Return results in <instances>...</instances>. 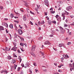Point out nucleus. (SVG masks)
Wrapping results in <instances>:
<instances>
[{
    "instance_id": "nucleus-52",
    "label": "nucleus",
    "mask_w": 74,
    "mask_h": 74,
    "mask_svg": "<svg viewBox=\"0 0 74 74\" xmlns=\"http://www.w3.org/2000/svg\"><path fill=\"white\" fill-rule=\"evenodd\" d=\"M71 34H71V32H70L69 33V36L70 35H71Z\"/></svg>"
},
{
    "instance_id": "nucleus-7",
    "label": "nucleus",
    "mask_w": 74,
    "mask_h": 74,
    "mask_svg": "<svg viewBox=\"0 0 74 74\" xmlns=\"http://www.w3.org/2000/svg\"><path fill=\"white\" fill-rule=\"evenodd\" d=\"M2 26H5L6 27H8V24L7 23H2Z\"/></svg>"
},
{
    "instance_id": "nucleus-26",
    "label": "nucleus",
    "mask_w": 74,
    "mask_h": 74,
    "mask_svg": "<svg viewBox=\"0 0 74 74\" xmlns=\"http://www.w3.org/2000/svg\"><path fill=\"white\" fill-rule=\"evenodd\" d=\"M31 51H32V52H34V51H35V49H34V48H33L32 47L31 48Z\"/></svg>"
},
{
    "instance_id": "nucleus-6",
    "label": "nucleus",
    "mask_w": 74,
    "mask_h": 74,
    "mask_svg": "<svg viewBox=\"0 0 74 74\" xmlns=\"http://www.w3.org/2000/svg\"><path fill=\"white\" fill-rule=\"evenodd\" d=\"M18 33L19 34V35H21V34H22V33L23 32H22V31L21 29H19L18 30Z\"/></svg>"
},
{
    "instance_id": "nucleus-4",
    "label": "nucleus",
    "mask_w": 74,
    "mask_h": 74,
    "mask_svg": "<svg viewBox=\"0 0 74 74\" xmlns=\"http://www.w3.org/2000/svg\"><path fill=\"white\" fill-rule=\"evenodd\" d=\"M69 65L71 67L70 69V71H72V70H74V66H73H73H72V65L71 64H69Z\"/></svg>"
},
{
    "instance_id": "nucleus-12",
    "label": "nucleus",
    "mask_w": 74,
    "mask_h": 74,
    "mask_svg": "<svg viewBox=\"0 0 74 74\" xmlns=\"http://www.w3.org/2000/svg\"><path fill=\"white\" fill-rule=\"evenodd\" d=\"M29 65H30V64H29V63L28 62H27L26 63L25 66L27 67H28Z\"/></svg>"
},
{
    "instance_id": "nucleus-39",
    "label": "nucleus",
    "mask_w": 74,
    "mask_h": 74,
    "mask_svg": "<svg viewBox=\"0 0 74 74\" xmlns=\"http://www.w3.org/2000/svg\"><path fill=\"white\" fill-rule=\"evenodd\" d=\"M43 38V37H40V38H39V40H40V39H42Z\"/></svg>"
},
{
    "instance_id": "nucleus-38",
    "label": "nucleus",
    "mask_w": 74,
    "mask_h": 74,
    "mask_svg": "<svg viewBox=\"0 0 74 74\" xmlns=\"http://www.w3.org/2000/svg\"><path fill=\"white\" fill-rule=\"evenodd\" d=\"M71 44V42H68L67 44V45H70V44Z\"/></svg>"
},
{
    "instance_id": "nucleus-37",
    "label": "nucleus",
    "mask_w": 74,
    "mask_h": 74,
    "mask_svg": "<svg viewBox=\"0 0 74 74\" xmlns=\"http://www.w3.org/2000/svg\"><path fill=\"white\" fill-rule=\"evenodd\" d=\"M30 13L31 14H33V15L34 14V13L32 12V11H30Z\"/></svg>"
},
{
    "instance_id": "nucleus-53",
    "label": "nucleus",
    "mask_w": 74,
    "mask_h": 74,
    "mask_svg": "<svg viewBox=\"0 0 74 74\" xmlns=\"http://www.w3.org/2000/svg\"><path fill=\"white\" fill-rule=\"evenodd\" d=\"M17 51L18 53H21V52L19 50H18Z\"/></svg>"
},
{
    "instance_id": "nucleus-19",
    "label": "nucleus",
    "mask_w": 74,
    "mask_h": 74,
    "mask_svg": "<svg viewBox=\"0 0 74 74\" xmlns=\"http://www.w3.org/2000/svg\"><path fill=\"white\" fill-rule=\"evenodd\" d=\"M14 14L12 13L10 15V17L11 18H14Z\"/></svg>"
},
{
    "instance_id": "nucleus-11",
    "label": "nucleus",
    "mask_w": 74,
    "mask_h": 74,
    "mask_svg": "<svg viewBox=\"0 0 74 74\" xmlns=\"http://www.w3.org/2000/svg\"><path fill=\"white\" fill-rule=\"evenodd\" d=\"M4 30V28L2 26H0V31L1 30Z\"/></svg>"
},
{
    "instance_id": "nucleus-58",
    "label": "nucleus",
    "mask_w": 74,
    "mask_h": 74,
    "mask_svg": "<svg viewBox=\"0 0 74 74\" xmlns=\"http://www.w3.org/2000/svg\"><path fill=\"white\" fill-rule=\"evenodd\" d=\"M20 60V62H21V61H22V59L21 58L19 59Z\"/></svg>"
},
{
    "instance_id": "nucleus-45",
    "label": "nucleus",
    "mask_w": 74,
    "mask_h": 74,
    "mask_svg": "<svg viewBox=\"0 0 74 74\" xmlns=\"http://www.w3.org/2000/svg\"><path fill=\"white\" fill-rule=\"evenodd\" d=\"M59 16L57 14L56 16V18H58V17Z\"/></svg>"
},
{
    "instance_id": "nucleus-9",
    "label": "nucleus",
    "mask_w": 74,
    "mask_h": 74,
    "mask_svg": "<svg viewBox=\"0 0 74 74\" xmlns=\"http://www.w3.org/2000/svg\"><path fill=\"white\" fill-rule=\"evenodd\" d=\"M16 49H17V47H16L15 46H14L12 49H11L12 50L14 51H16Z\"/></svg>"
},
{
    "instance_id": "nucleus-1",
    "label": "nucleus",
    "mask_w": 74,
    "mask_h": 74,
    "mask_svg": "<svg viewBox=\"0 0 74 74\" xmlns=\"http://www.w3.org/2000/svg\"><path fill=\"white\" fill-rule=\"evenodd\" d=\"M14 66H10L11 67V71H12V70H15V69H16V67L18 66L14 64Z\"/></svg>"
},
{
    "instance_id": "nucleus-46",
    "label": "nucleus",
    "mask_w": 74,
    "mask_h": 74,
    "mask_svg": "<svg viewBox=\"0 0 74 74\" xmlns=\"http://www.w3.org/2000/svg\"><path fill=\"white\" fill-rule=\"evenodd\" d=\"M29 72L30 73V74H32V71L29 69Z\"/></svg>"
},
{
    "instance_id": "nucleus-27",
    "label": "nucleus",
    "mask_w": 74,
    "mask_h": 74,
    "mask_svg": "<svg viewBox=\"0 0 74 74\" xmlns=\"http://www.w3.org/2000/svg\"><path fill=\"white\" fill-rule=\"evenodd\" d=\"M21 68L20 67H18L17 68V71H20V70H21Z\"/></svg>"
},
{
    "instance_id": "nucleus-21",
    "label": "nucleus",
    "mask_w": 74,
    "mask_h": 74,
    "mask_svg": "<svg viewBox=\"0 0 74 74\" xmlns=\"http://www.w3.org/2000/svg\"><path fill=\"white\" fill-rule=\"evenodd\" d=\"M30 54H31V55H32L33 56H34V57H36V56H35V54L34 53H33L31 52L30 53Z\"/></svg>"
},
{
    "instance_id": "nucleus-5",
    "label": "nucleus",
    "mask_w": 74,
    "mask_h": 74,
    "mask_svg": "<svg viewBox=\"0 0 74 74\" xmlns=\"http://www.w3.org/2000/svg\"><path fill=\"white\" fill-rule=\"evenodd\" d=\"M72 8V6H69L66 8V10L67 11H70V10H71V9Z\"/></svg>"
},
{
    "instance_id": "nucleus-56",
    "label": "nucleus",
    "mask_w": 74,
    "mask_h": 74,
    "mask_svg": "<svg viewBox=\"0 0 74 74\" xmlns=\"http://www.w3.org/2000/svg\"><path fill=\"white\" fill-rule=\"evenodd\" d=\"M71 17L72 18H73L74 17V16L73 15H71Z\"/></svg>"
},
{
    "instance_id": "nucleus-28",
    "label": "nucleus",
    "mask_w": 74,
    "mask_h": 74,
    "mask_svg": "<svg viewBox=\"0 0 74 74\" xmlns=\"http://www.w3.org/2000/svg\"><path fill=\"white\" fill-rule=\"evenodd\" d=\"M50 12L51 13V14H54L55 12V11H51Z\"/></svg>"
},
{
    "instance_id": "nucleus-3",
    "label": "nucleus",
    "mask_w": 74,
    "mask_h": 74,
    "mask_svg": "<svg viewBox=\"0 0 74 74\" xmlns=\"http://www.w3.org/2000/svg\"><path fill=\"white\" fill-rule=\"evenodd\" d=\"M44 2L45 3V4L47 6H48V3H49V2L48 1V0H45L44 1Z\"/></svg>"
},
{
    "instance_id": "nucleus-41",
    "label": "nucleus",
    "mask_w": 74,
    "mask_h": 74,
    "mask_svg": "<svg viewBox=\"0 0 74 74\" xmlns=\"http://www.w3.org/2000/svg\"><path fill=\"white\" fill-rule=\"evenodd\" d=\"M29 23L30 24H31V25H33V23H32V21H30V22Z\"/></svg>"
},
{
    "instance_id": "nucleus-63",
    "label": "nucleus",
    "mask_w": 74,
    "mask_h": 74,
    "mask_svg": "<svg viewBox=\"0 0 74 74\" xmlns=\"http://www.w3.org/2000/svg\"><path fill=\"white\" fill-rule=\"evenodd\" d=\"M54 64L55 66H57V64L56 63H54Z\"/></svg>"
},
{
    "instance_id": "nucleus-47",
    "label": "nucleus",
    "mask_w": 74,
    "mask_h": 74,
    "mask_svg": "<svg viewBox=\"0 0 74 74\" xmlns=\"http://www.w3.org/2000/svg\"><path fill=\"white\" fill-rule=\"evenodd\" d=\"M5 74H7V71L5 70Z\"/></svg>"
},
{
    "instance_id": "nucleus-8",
    "label": "nucleus",
    "mask_w": 74,
    "mask_h": 74,
    "mask_svg": "<svg viewBox=\"0 0 74 74\" xmlns=\"http://www.w3.org/2000/svg\"><path fill=\"white\" fill-rule=\"evenodd\" d=\"M62 56L63 57H64V58L65 59H67V58H69V56H67V55H63Z\"/></svg>"
},
{
    "instance_id": "nucleus-40",
    "label": "nucleus",
    "mask_w": 74,
    "mask_h": 74,
    "mask_svg": "<svg viewBox=\"0 0 74 74\" xmlns=\"http://www.w3.org/2000/svg\"><path fill=\"white\" fill-rule=\"evenodd\" d=\"M67 26H68V25H67V24H64V27H67Z\"/></svg>"
},
{
    "instance_id": "nucleus-17",
    "label": "nucleus",
    "mask_w": 74,
    "mask_h": 74,
    "mask_svg": "<svg viewBox=\"0 0 74 74\" xmlns=\"http://www.w3.org/2000/svg\"><path fill=\"white\" fill-rule=\"evenodd\" d=\"M9 27L11 28V29H13V25L10 24L9 25Z\"/></svg>"
},
{
    "instance_id": "nucleus-59",
    "label": "nucleus",
    "mask_w": 74,
    "mask_h": 74,
    "mask_svg": "<svg viewBox=\"0 0 74 74\" xmlns=\"http://www.w3.org/2000/svg\"><path fill=\"white\" fill-rule=\"evenodd\" d=\"M62 71H61V70H58V72H60V73H61V72H62Z\"/></svg>"
},
{
    "instance_id": "nucleus-44",
    "label": "nucleus",
    "mask_w": 74,
    "mask_h": 74,
    "mask_svg": "<svg viewBox=\"0 0 74 74\" xmlns=\"http://www.w3.org/2000/svg\"><path fill=\"white\" fill-rule=\"evenodd\" d=\"M53 23H55V24H56V22L55 21H53Z\"/></svg>"
},
{
    "instance_id": "nucleus-36",
    "label": "nucleus",
    "mask_w": 74,
    "mask_h": 74,
    "mask_svg": "<svg viewBox=\"0 0 74 74\" xmlns=\"http://www.w3.org/2000/svg\"><path fill=\"white\" fill-rule=\"evenodd\" d=\"M21 66H22V67H24L25 66V65L23 64H21Z\"/></svg>"
},
{
    "instance_id": "nucleus-23",
    "label": "nucleus",
    "mask_w": 74,
    "mask_h": 74,
    "mask_svg": "<svg viewBox=\"0 0 74 74\" xmlns=\"http://www.w3.org/2000/svg\"><path fill=\"white\" fill-rule=\"evenodd\" d=\"M45 23V22H44V21H41L40 24H42V25H44Z\"/></svg>"
},
{
    "instance_id": "nucleus-16",
    "label": "nucleus",
    "mask_w": 74,
    "mask_h": 74,
    "mask_svg": "<svg viewBox=\"0 0 74 74\" xmlns=\"http://www.w3.org/2000/svg\"><path fill=\"white\" fill-rule=\"evenodd\" d=\"M7 59L8 60H10V59H11V57L10 56H8L7 57Z\"/></svg>"
},
{
    "instance_id": "nucleus-49",
    "label": "nucleus",
    "mask_w": 74,
    "mask_h": 74,
    "mask_svg": "<svg viewBox=\"0 0 74 74\" xmlns=\"http://www.w3.org/2000/svg\"><path fill=\"white\" fill-rule=\"evenodd\" d=\"M56 31L57 32H59V29H56Z\"/></svg>"
},
{
    "instance_id": "nucleus-30",
    "label": "nucleus",
    "mask_w": 74,
    "mask_h": 74,
    "mask_svg": "<svg viewBox=\"0 0 74 74\" xmlns=\"http://www.w3.org/2000/svg\"><path fill=\"white\" fill-rule=\"evenodd\" d=\"M5 70H3L1 71V73H5Z\"/></svg>"
},
{
    "instance_id": "nucleus-22",
    "label": "nucleus",
    "mask_w": 74,
    "mask_h": 74,
    "mask_svg": "<svg viewBox=\"0 0 74 74\" xmlns=\"http://www.w3.org/2000/svg\"><path fill=\"white\" fill-rule=\"evenodd\" d=\"M57 20L58 21H61V18H60V17H59L57 18Z\"/></svg>"
},
{
    "instance_id": "nucleus-13",
    "label": "nucleus",
    "mask_w": 74,
    "mask_h": 74,
    "mask_svg": "<svg viewBox=\"0 0 74 74\" xmlns=\"http://www.w3.org/2000/svg\"><path fill=\"white\" fill-rule=\"evenodd\" d=\"M23 19L25 21H26V15L25 14L23 16Z\"/></svg>"
},
{
    "instance_id": "nucleus-2",
    "label": "nucleus",
    "mask_w": 74,
    "mask_h": 74,
    "mask_svg": "<svg viewBox=\"0 0 74 74\" xmlns=\"http://www.w3.org/2000/svg\"><path fill=\"white\" fill-rule=\"evenodd\" d=\"M60 32L63 34H64V30L63 29V28H62L61 27H60Z\"/></svg>"
},
{
    "instance_id": "nucleus-62",
    "label": "nucleus",
    "mask_w": 74,
    "mask_h": 74,
    "mask_svg": "<svg viewBox=\"0 0 74 74\" xmlns=\"http://www.w3.org/2000/svg\"><path fill=\"white\" fill-rule=\"evenodd\" d=\"M4 20H5V21H7V20H8V18H5L4 19Z\"/></svg>"
},
{
    "instance_id": "nucleus-55",
    "label": "nucleus",
    "mask_w": 74,
    "mask_h": 74,
    "mask_svg": "<svg viewBox=\"0 0 74 74\" xmlns=\"http://www.w3.org/2000/svg\"><path fill=\"white\" fill-rule=\"evenodd\" d=\"M40 21H39L38 23V25H40Z\"/></svg>"
},
{
    "instance_id": "nucleus-51",
    "label": "nucleus",
    "mask_w": 74,
    "mask_h": 74,
    "mask_svg": "<svg viewBox=\"0 0 74 74\" xmlns=\"http://www.w3.org/2000/svg\"><path fill=\"white\" fill-rule=\"evenodd\" d=\"M5 40H6V42H7V41H8V39L7 38H5Z\"/></svg>"
},
{
    "instance_id": "nucleus-33",
    "label": "nucleus",
    "mask_w": 74,
    "mask_h": 74,
    "mask_svg": "<svg viewBox=\"0 0 74 74\" xmlns=\"http://www.w3.org/2000/svg\"><path fill=\"white\" fill-rule=\"evenodd\" d=\"M48 23H49V24H51V21H50V20L48 21Z\"/></svg>"
},
{
    "instance_id": "nucleus-42",
    "label": "nucleus",
    "mask_w": 74,
    "mask_h": 74,
    "mask_svg": "<svg viewBox=\"0 0 74 74\" xmlns=\"http://www.w3.org/2000/svg\"><path fill=\"white\" fill-rule=\"evenodd\" d=\"M46 18H47V20H49V17H48V16H46Z\"/></svg>"
},
{
    "instance_id": "nucleus-60",
    "label": "nucleus",
    "mask_w": 74,
    "mask_h": 74,
    "mask_svg": "<svg viewBox=\"0 0 74 74\" xmlns=\"http://www.w3.org/2000/svg\"><path fill=\"white\" fill-rule=\"evenodd\" d=\"M14 18H15V19H17V18H18V17H16V16H14Z\"/></svg>"
},
{
    "instance_id": "nucleus-20",
    "label": "nucleus",
    "mask_w": 74,
    "mask_h": 74,
    "mask_svg": "<svg viewBox=\"0 0 74 74\" xmlns=\"http://www.w3.org/2000/svg\"><path fill=\"white\" fill-rule=\"evenodd\" d=\"M65 15H66V13H62V16L63 17H65Z\"/></svg>"
},
{
    "instance_id": "nucleus-25",
    "label": "nucleus",
    "mask_w": 74,
    "mask_h": 74,
    "mask_svg": "<svg viewBox=\"0 0 74 74\" xmlns=\"http://www.w3.org/2000/svg\"><path fill=\"white\" fill-rule=\"evenodd\" d=\"M40 52L41 53L42 56H44V53L42 52V51H40Z\"/></svg>"
},
{
    "instance_id": "nucleus-54",
    "label": "nucleus",
    "mask_w": 74,
    "mask_h": 74,
    "mask_svg": "<svg viewBox=\"0 0 74 74\" xmlns=\"http://www.w3.org/2000/svg\"><path fill=\"white\" fill-rule=\"evenodd\" d=\"M62 47H63L64 48H66V46L64 45V44H63V45Z\"/></svg>"
},
{
    "instance_id": "nucleus-31",
    "label": "nucleus",
    "mask_w": 74,
    "mask_h": 74,
    "mask_svg": "<svg viewBox=\"0 0 74 74\" xmlns=\"http://www.w3.org/2000/svg\"><path fill=\"white\" fill-rule=\"evenodd\" d=\"M33 64L35 66H37V64L36 62L34 63Z\"/></svg>"
},
{
    "instance_id": "nucleus-43",
    "label": "nucleus",
    "mask_w": 74,
    "mask_h": 74,
    "mask_svg": "<svg viewBox=\"0 0 74 74\" xmlns=\"http://www.w3.org/2000/svg\"><path fill=\"white\" fill-rule=\"evenodd\" d=\"M13 56H14V57H15V58L17 57V56H16V55H15L14 54H13Z\"/></svg>"
},
{
    "instance_id": "nucleus-61",
    "label": "nucleus",
    "mask_w": 74,
    "mask_h": 74,
    "mask_svg": "<svg viewBox=\"0 0 74 74\" xmlns=\"http://www.w3.org/2000/svg\"><path fill=\"white\" fill-rule=\"evenodd\" d=\"M37 8L38 9V8H39V6H38V5H37Z\"/></svg>"
},
{
    "instance_id": "nucleus-35",
    "label": "nucleus",
    "mask_w": 74,
    "mask_h": 74,
    "mask_svg": "<svg viewBox=\"0 0 74 74\" xmlns=\"http://www.w3.org/2000/svg\"><path fill=\"white\" fill-rule=\"evenodd\" d=\"M20 45H21V46H23V45L22 43H20Z\"/></svg>"
},
{
    "instance_id": "nucleus-48",
    "label": "nucleus",
    "mask_w": 74,
    "mask_h": 74,
    "mask_svg": "<svg viewBox=\"0 0 74 74\" xmlns=\"http://www.w3.org/2000/svg\"><path fill=\"white\" fill-rule=\"evenodd\" d=\"M43 71H47V69H45L43 70Z\"/></svg>"
},
{
    "instance_id": "nucleus-18",
    "label": "nucleus",
    "mask_w": 74,
    "mask_h": 74,
    "mask_svg": "<svg viewBox=\"0 0 74 74\" xmlns=\"http://www.w3.org/2000/svg\"><path fill=\"white\" fill-rule=\"evenodd\" d=\"M24 4L27 7H29V6L28 5V3H27V2H26Z\"/></svg>"
},
{
    "instance_id": "nucleus-15",
    "label": "nucleus",
    "mask_w": 74,
    "mask_h": 74,
    "mask_svg": "<svg viewBox=\"0 0 74 74\" xmlns=\"http://www.w3.org/2000/svg\"><path fill=\"white\" fill-rule=\"evenodd\" d=\"M11 63H13V64H14V63H16V61L15 60H12L11 62Z\"/></svg>"
},
{
    "instance_id": "nucleus-50",
    "label": "nucleus",
    "mask_w": 74,
    "mask_h": 74,
    "mask_svg": "<svg viewBox=\"0 0 74 74\" xmlns=\"http://www.w3.org/2000/svg\"><path fill=\"white\" fill-rule=\"evenodd\" d=\"M11 49V46H10L9 47V49L8 51H10Z\"/></svg>"
},
{
    "instance_id": "nucleus-14",
    "label": "nucleus",
    "mask_w": 74,
    "mask_h": 74,
    "mask_svg": "<svg viewBox=\"0 0 74 74\" xmlns=\"http://www.w3.org/2000/svg\"><path fill=\"white\" fill-rule=\"evenodd\" d=\"M63 43L59 44L58 46L59 47H63Z\"/></svg>"
},
{
    "instance_id": "nucleus-10",
    "label": "nucleus",
    "mask_w": 74,
    "mask_h": 74,
    "mask_svg": "<svg viewBox=\"0 0 74 74\" xmlns=\"http://www.w3.org/2000/svg\"><path fill=\"white\" fill-rule=\"evenodd\" d=\"M44 44L45 45H51V43L48 41H46L44 42Z\"/></svg>"
},
{
    "instance_id": "nucleus-29",
    "label": "nucleus",
    "mask_w": 74,
    "mask_h": 74,
    "mask_svg": "<svg viewBox=\"0 0 74 74\" xmlns=\"http://www.w3.org/2000/svg\"><path fill=\"white\" fill-rule=\"evenodd\" d=\"M20 38L21 40H22V41H24V39L23 38V37H20Z\"/></svg>"
},
{
    "instance_id": "nucleus-64",
    "label": "nucleus",
    "mask_w": 74,
    "mask_h": 74,
    "mask_svg": "<svg viewBox=\"0 0 74 74\" xmlns=\"http://www.w3.org/2000/svg\"><path fill=\"white\" fill-rule=\"evenodd\" d=\"M20 74H24V73H23V72H21L20 73Z\"/></svg>"
},
{
    "instance_id": "nucleus-57",
    "label": "nucleus",
    "mask_w": 74,
    "mask_h": 74,
    "mask_svg": "<svg viewBox=\"0 0 74 74\" xmlns=\"http://www.w3.org/2000/svg\"><path fill=\"white\" fill-rule=\"evenodd\" d=\"M6 32L7 33H8V31H7V29H6Z\"/></svg>"
},
{
    "instance_id": "nucleus-24",
    "label": "nucleus",
    "mask_w": 74,
    "mask_h": 74,
    "mask_svg": "<svg viewBox=\"0 0 74 74\" xmlns=\"http://www.w3.org/2000/svg\"><path fill=\"white\" fill-rule=\"evenodd\" d=\"M36 46L35 45H33L32 47V48H34V49H36Z\"/></svg>"
},
{
    "instance_id": "nucleus-34",
    "label": "nucleus",
    "mask_w": 74,
    "mask_h": 74,
    "mask_svg": "<svg viewBox=\"0 0 74 74\" xmlns=\"http://www.w3.org/2000/svg\"><path fill=\"white\" fill-rule=\"evenodd\" d=\"M13 44L14 45V46H15V47L16 45V43L15 42H13Z\"/></svg>"
},
{
    "instance_id": "nucleus-32",
    "label": "nucleus",
    "mask_w": 74,
    "mask_h": 74,
    "mask_svg": "<svg viewBox=\"0 0 74 74\" xmlns=\"http://www.w3.org/2000/svg\"><path fill=\"white\" fill-rule=\"evenodd\" d=\"M5 51H8V48H7V47H5Z\"/></svg>"
}]
</instances>
